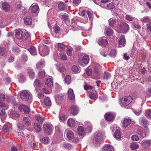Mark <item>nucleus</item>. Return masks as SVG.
Returning a JSON list of instances; mask_svg holds the SVG:
<instances>
[{"instance_id":"obj_1","label":"nucleus","mask_w":151,"mask_h":151,"mask_svg":"<svg viewBox=\"0 0 151 151\" xmlns=\"http://www.w3.org/2000/svg\"><path fill=\"white\" fill-rule=\"evenodd\" d=\"M20 96L22 100L24 101H27L29 99L30 102L32 101V94L27 91H24L21 92L20 93Z\"/></svg>"},{"instance_id":"obj_2","label":"nucleus","mask_w":151,"mask_h":151,"mask_svg":"<svg viewBox=\"0 0 151 151\" xmlns=\"http://www.w3.org/2000/svg\"><path fill=\"white\" fill-rule=\"evenodd\" d=\"M40 55L42 56H45L49 53V49L48 47L43 44H40L38 48Z\"/></svg>"},{"instance_id":"obj_3","label":"nucleus","mask_w":151,"mask_h":151,"mask_svg":"<svg viewBox=\"0 0 151 151\" xmlns=\"http://www.w3.org/2000/svg\"><path fill=\"white\" fill-rule=\"evenodd\" d=\"M132 97L126 96L124 97L120 100V103L122 106H126L129 105L132 101Z\"/></svg>"},{"instance_id":"obj_4","label":"nucleus","mask_w":151,"mask_h":151,"mask_svg":"<svg viewBox=\"0 0 151 151\" xmlns=\"http://www.w3.org/2000/svg\"><path fill=\"white\" fill-rule=\"evenodd\" d=\"M118 28L120 32L123 33H126L129 30V27L128 25L125 22H121Z\"/></svg>"},{"instance_id":"obj_5","label":"nucleus","mask_w":151,"mask_h":151,"mask_svg":"<svg viewBox=\"0 0 151 151\" xmlns=\"http://www.w3.org/2000/svg\"><path fill=\"white\" fill-rule=\"evenodd\" d=\"M96 136L93 139V143L95 146L101 143L102 142V135L99 132L96 133Z\"/></svg>"},{"instance_id":"obj_6","label":"nucleus","mask_w":151,"mask_h":151,"mask_svg":"<svg viewBox=\"0 0 151 151\" xmlns=\"http://www.w3.org/2000/svg\"><path fill=\"white\" fill-rule=\"evenodd\" d=\"M89 57L87 55L79 58L78 59V62L81 65H83V64H87L89 61Z\"/></svg>"},{"instance_id":"obj_7","label":"nucleus","mask_w":151,"mask_h":151,"mask_svg":"<svg viewBox=\"0 0 151 151\" xmlns=\"http://www.w3.org/2000/svg\"><path fill=\"white\" fill-rule=\"evenodd\" d=\"M52 127V126L51 124H44L43 125V130L46 134L49 135L51 133Z\"/></svg>"},{"instance_id":"obj_8","label":"nucleus","mask_w":151,"mask_h":151,"mask_svg":"<svg viewBox=\"0 0 151 151\" xmlns=\"http://www.w3.org/2000/svg\"><path fill=\"white\" fill-rule=\"evenodd\" d=\"M20 111L25 113L28 114L30 112V109L27 106L23 105H20L18 107Z\"/></svg>"},{"instance_id":"obj_9","label":"nucleus","mask_w":151,"mask_h":151,"mask_svg":"<svg viewBox=\"0 0 151 151\" xmlns=\"http://www.w3.org/2000/svg\"><path fill=\"white\" fill-rule=\"evenodd\" d=\"M24 33L21 30L17 29L15 30V37L18 39H22L23 38V35H24Z\"/></svg>"},{"instance_id":"obj_10","label":"nucleus","mask_w":151,"mask_h":151,"mask_svg":"<svg viewBox=\"0 0 151 151\" xmlns=\"http://www.w3.org/2000/svg\"><path fill=\"white\" fill-rule=\"evenodd\" d=\"M119 46L122 47L125 46L126 44L125 39L124 35L121 36L119 39Z\"/></svg>"},{"instance_id":"obj_11","label":"nucleus","mask_w":151,"mask_h":151,"mask_svg":"<svg viewBox=\"0 0 151 151\" xmlns=\"http://www.w3.org/2000/svg\"><path fill=\"white\" fill-rule=\"evenodd\" d=\"M69 111L70 114L73 115H75L78 113V108L76 106L72 105Z\"/></svg>"},{"instance_id":"obj_12","label":"nucleus","mask_w":151,"mask_h":151,"mask_svg":"<svg viewBox=\"0 0 151 151\" xmlns=\"http://www.w3.org/2000/svg\"><path fill=\"white\" fill-rule=\"evenodd\" d=\"M65 134H66L67 137L69 140L72 139L74 137V133L71 130L66 129L65 132Z\"/></svg>"},{"instance_id":"obj_13","label":"nucleus","mask_w":151,"mask_h":151,"mask_svg":"<svg viewBox=\"0 0 151 151\" xmlns=\"http://www.w3.org/2000/svg\"><path fill=\"white\" fill-rule=\"evenodd\" d=\"M140 123L144 127L146 128L149 125L147 120L144 117H141L139 118Z\"/></svg>"},{"instance_id":"obj_14","label":"nucleus","mask_w":151,"mask_h":151,"mask_svg":"<svg viewBox=\"0 0 151 151\" xmlns=\"http://www.w3.org/2000/svg\"><path fill=\"white\" fill-rule=\"evenodd\" d=\"M105 119L109 122H111L114 118L113 114L110 113H107L104 116Z\"/></svg>"},{"instance_id":"obj_15","label":"nucleus","mask_w":151,"mask_h":151,"mask_svg":"<svg viewBox=\"0 0 151 151\" xmlns=\"http://www.w3.org/2000/svg\"><path fill=\"white\" fill-rule=\"evenodd\" d=\"M68 96L70 100H73L75 99V96L73 89H69L68 91Z\"/></svg>"},{"instance_id":"obj_16","label":"nucleus","mask_w":151,"mask_h":151,"mask_svg":"<svg viewBox=\"0 0 151 151\" xmlns=\"http://www.w3.org/2000/svg\"><path fill=\"white\" fill-rule=\"evenodd\" d=\"M101 69V66L97 63H96L94 65L93 73L96 74L99 73Z\"/></svg>"},{"instance_id":"obj_17","label":"nucleus","mask_w":151,"mask_h":151,"mask_svg":"<svg viewBox=\"0 0 151 151\" xmlns=\"http://www.w3.org/2000/svg\"><path fill=\"white\" fill-rule=\"evenodd\" d=\"M142 145L145 148H147L150 146L151 145V140H147L142 142Z\"/></svg>"},{"instance_id":"obj_18","label":"nucleus","mask_w":151,"mask_h":151,"mask_svg":"<svg viewBox=\"0 0 151 151\" xmlns=\"http://www.w3.org/2000/svg\"><path fill=\"white\" fill-rule=\"evenodd\" d=\"M102 151H114L113 147L109 145H105L104 146L102 149Z\"/></svg>"},{"instance_id":"obj_19","label":"nucleus","mask_w":151,"mask_h":151,"mask_svg":"<svg viewBox=\"0 0 151 151\" xmlns=\"http://www.w3.org/2000/svg\"><path fill=\"white\" fill-rule=\"evenodd\" d=\"M23 121L24 124L27 126H30L31 124V122L27 117H24L23 118Z\"/></svg>"},{"instance_id":"obj_20","label":"nucleus","mask_w":151,"mask_h":151,"mask_svg":"<svg viewBox=\"0 0 151 151\" xmlns=\"http://www.w3.org/2000/svg\"><path fill=\"white\" fill-rule=\"evenodd\" d=\"M98 43L101 46H106L107 45L108 42L106 39L100 38L98 40Z\"/></svg>"},{"instance_id":"obj_21","label":"nucleus","mask_w":151,"mask_h":151,"mask_svg":"<svg viewBox=\"0 0 151 151\" xmlns=\"http://www.w3.org/2000/svg\"><path fill=\"white\" fill-rule=\"evenodd\" d=\"M55 48L58 50L62 51L65 49V45L62 43H58L55 46Z\"/></svg>"},{"instance_id":"obj_22","label":"nucleus","mask_w":151,"mask_h":151,"mask_svg":"<svg viewBox=\"0 0 151 151\" xmlns=\"http://www.w3.org/2000/svg\"><path fill=\"white\" fill-rule=\"evenodd\" d=\"M84 124L86 126H87L86 129L88 131V133L90 132L92 130V125L91 123L89 121L85 122Z\"/></svg>"},{"instance_id":"obj_23","label":"nucleus","mask_w":151,"mask_h":151,"mask_svg":"<svg viewBox=\"0 0 151 151\" xmlns=\"http://www.w3.org/2000/svg\"><path fill=\"white\" fill-rule=\"evenodd\" d=\"M89 97L92 99L95 100L97 98L98 95L96 92L95 90H93L89 94Z\"/></svg>"},{"instance_id":"obj_24","label":"nucleus","mask_w":151,"mask_h":151,"mask_svg":"<svg viewBox=\"0 0 151 151\" xmlns=\"http://www.w3.org/2000/svg\"><path fill=\"white\" fill-rule=\"evenodd\" d=\"M67 122L69 126L71 127H74L75 124V121L72 118L69 119L68 120Z\"/></svg>"},{"instance_id":"obj_25","label":"nucleus","mask_w":151,"mask_h":151,"mask_svg":"<svg viewBox=\"0 0 151 151\" xmlns=\"http://www.w3.org/2000/svg\"><path fill=\"white\" fill-rule=\"evenodd\" d=\"M131 122V120L129 119H125L123 122V126L124 127L126 128L129 125Z\"/></svg>"},{"instance_id":"obj_26","label":"nucleus","mask_w":151,"mask_h":151,"mask_svg":"<svg viewBox=\"0 0 151 151\" xmlns=\"http://www.w3.org/2000/svg\"><path fill=\"white\" fill-rule=\"evenodd\" d=\"M2 7L3 9L6 12H8L10 10L9 5L6 2L3 3L2 4Z\"/></svg>"},{"instance_id":"obj_27","label":"nucleus","mask_w":151,"mask_h":151,"mask_svg":"<svg viewBox=\"0 0 151 151\" xmlns=\"http://www.w3.org/2000/svg\"><path fill=\"white\" fill-rule=\"evenodd\" d=\"M9 115L13 119L18 117L20 116V115L18 113L13 110H12L10 112Z\"/></svg>"},{"instance_id":"obj_28","label":"nucleus","mask_w":151,"mask_h":151,"mask_svg":"<svg viewBox=\"0 0 151 151\" xmlns=\"http://www.w3.org/2000/svg\"><path fill=\"white\" fill-rule=\"evenodd\" d=\"M31 7L32 11L33 12L36 13L39 12V7L38 5H33V4L31 5Z\"/></svg>"},{"instance_id":"obj_29","label":"nucleus","mask_w":151,"mask_h":151,"mask_svg":"<svg viewBox=\"0 0 151 151\" xmlns=\"http://www.w3.org/2000/svg\"><path fill=\"white\" fill-rule=\"evenodd\" d=\"M141 21L143 22L148 23L149 24L151 23V19L148 16H145L141 19Z\"/></svg>"},{"instance_id":"obj_30","label":"nucleus","mask_w":151,"mask_h":151,"mask_svg":"<svg viewBox=\"0 0 151 151\" xmlns=\"http://www.w3.org/2000/svg\"><path fill=\"white\" fill-rule=\"evenodd\" d=\"M28 50L30 52L31 55H37V53L36 51V48L33 46H31L28 49Z\"/></svg>"},{"instance_id":"obj_31","label":"nucleus","mask_w":151,"mask_h":151,"mask_svg":"<svg viewBox=\"0 0 151 151\" xmlns=\"http://www.w3.org/2000/svg\"><path fill=\"white\" fill-rule=\"evenodd\" d=\"M78 133L80 136L83 135L85 132L83 127L82 126H79L78 128Z\"/></svg>"},{"instance_id":"obj_32","label":"nucleus","mask_w":151,"mask_h":151,"mask_svg":"<svg viewBox=\"0 0 151 151\" xmlns=\"http://www.w3.org/2000/svg\"><path fill=\"white\" fill-rule=\"evenodd\" d=\"M109 24L111 27H113L116 23V19L113 18H110L108 21Z\"/></svg>"},{"instance_id":"obj_33","label":"nucleus","mask_w":151,"mask_h":151,"mask_svg":"<svg viewBox=\"0 0 151 151\" xmlns=\"http://www.w3.org/2000/svg\"><path fill=\"white\" fill-rule=\"evenodd\" d=\"M45 83L49 87H52L53 85V81L50 78H48L47 79Z\"/></svg>"},{"instance_id":"obj_34","label":"nucleus","mask_w":151,"mask_h":151,"mask_svg":"<svg viewBox=\"0 0 151 151\" xmlns=\"http://www.w3.org/2000/svg\"><path fill=\"white\" fill-rule=\"evenodd\" d=\"M28 73L30 78L31 79H33L35 77V74L33 70L30 68H28Z\"/></svg>"},{"instance_id":"obj_35","label":"nucleus","mask_w":151,"mask_h":151,"mask_svg":"<svg viewBox=\"0 0 151 151\" xmlns=\"http://www.w3.org/2000/svg\"><path fill=\"white\" fill-rule=\"evenodd\" d=\"M72 71L75 73H79L81 71V68L76 65L73 66L71 68Z\"/></svg>"},{"instance_id":"obj_36","label":"nucleus","mask_w":151,"mask_h":151,"mask_svg":"<svg viewBox=\"0 0 151 151\" xmlns=\"http://www.w3.org/2000/svg\"><path fill=\"white\" fill-rule=\"evenodd\" d=\"M56 66L57 69L61 73L64 71L66 70V68L62 66L60 64L57 65Z\"/></svg>"},{"instance_id":"obj_37","label":"nucleus","mask_w":151,"mask_h":151,"mask_svg":"<svg viewBox=\"0 0 151 151\" xmlns=\"http://www.w3.org/2000/svg\"><path fill=\"white\" fill-rule=\"evenodd\" d=\"M44 102L45 104L48 106H50L51 105V102L49 98L46 97L44 99Z\"/></svg>"},{"instance_id":"obj_38","label":"nucleus","mask_w":151,"mask_h":151,"mask_svg":"<svg viewBox=\"0 0 151 151\" xmlns=\"http://www.w3.org/2000/svg\"><path fill=\"white\" fill-rule=\"evenodd\" d=\"M24 35H23V38L22 39L27 41H29L31 40V37L30 35L27 32H26L24 33Z\"/></svg>"},{"instance_id":"obj_39","label":"nucleus","mask_w":151,"mask_h":151,"mask_svg":"<svg viewBox=\"0 0 151 151\" xmlns=\"http://www.w3.org/2000/svg\"><path fill=\"white\" fill-rule=\"evenodd\" d=\"M145 116L148 119H151V109H149L145 111Z\"/></svg>"},{"instance_id":"obj_40","label":"nucleus","mask_w":151,"mask_h":151,"mask_svg":"<svg viewBox=\"0 0 151 151\" xmlns=\"http://www.w3.org/2000/svg\"><path fill=\"white\" fill-rule=\"evenodd\" d=\"M35 118L39 123L41 124L43 123L44 119L40 116V114H36L35 115Z\"/></svg>"},{"instance_id":"obj_41","label":"nucleus","mask_w":151,"mask_h":151,"mask_svg":"<svg viewBox=\"0 0 151 151\" xmlns=\"http://www.w3.org/2000/svg\"><path fill=\"white\" fill-rule=\"evenodd\" d=\"M18 78L19 82L21 83H23L25 80V76L21 74H20L18 75Z\"/></svg>"},{"instance_id":"obj_42","label":"nucleus","mask_w":151,"mask_h":151,"mask_svg":"<svg viewBox=\"0 0 151 151\" xmlns=\"http://www.w3.org/2000/svg\"><path fill=\"white\" fill-rule=\"evenodd\" d=\"M114 137L116 139H119L120 138V132L119 130L118 129L116 130L114 133Z\"/></svg>"},{"instance_id":"obj_43","label":"nucleus","mask_w":151,"mask_h":151,"mask_svg":"<svg viewBox=\"0 0 151 151\" xmlns=\"http://www.w3.org/2000/svg\"><path fill=\"white\" fill-rule=\"evenodd\" d=\"M24 23L30 25L32 22V19L31 18H25L24 19Z\"/></svg>"},{"instance_id":"obj_44","label":"nucleus","mask_w":151,"mask_h":151,"mask_svg":"<svg viewBox=\"0 0 151 151\" xmlns=\"http://www.w3.org/2000/svg\"><path fill=\"white\" fill-rule=\"evenodd\" d=\"M36 132H39L41 130V126L40 125L37 123L34 124Z\"/></svg>"},{"instance_id":"obj_45","label":"nucleus","mask_w":151,"mask_h":151,"mask_svg":"<svg viewBox=\"0 0 151 151\" xmlns=\"http://www.w3.org/2000/svg\"><path fill=\"white\" fill-rule=\"evenodd\" d=\"M139 147V145L135 142L132 143L130 145L131 148L133 150H135L138 148Z\"/></svg>"},{"instance_id":"obj_46","label":"nucleus","mask_w":151,"mask_h":151,"mask_svg":"<svg viewBox=\"0 0 151 151\" xmlns=\"http://www.w3.org/2000/svg\"><path fill=\"white\" fill-rule=\"evenodd\" d=\"M115 3L112 2L108 4H107V6L108 7V9H114L115 7Z\"/></svg>"},{"instance_id":"obj_47","label":"nucleus","mask_w":151,"mask_h":151,"mask_svg":"<svg viewBox=\"0 0 151 151\" xmlns=\"http://www.w3.org/2000/svg\"><path fill=\"white\" fill-rule=\"evenodd\" d=\"M36 91L37 92V95L40 98H42L44 97V94L40 89H36Z\"/></svg>"},{"instance_id":"obj_48","label":"nucleus","mask_w":151,"mask_h":151,"mask_svg":"<svg viewBox=\"0 0 151 151\" xmlns=\"http://www.w3.org/2000/svg\"><path fill=\"white\" fill-rule=\"evenodd\" d=\"M45 65V62H44L41 61L38 62L36 64V67L37 68L40 69L42 68Z\"/></svg>"},{"instance_id":"obj_49","label":"nucleus","mask_w":151,"mask_h":151,"mask_svg":"<svg viewBox=\"0 0 151 151\" xmlns=\"http://www.w3.org/2000/svg\"><path fill=\"white\" fill-rule=\"evenodd\" d=\"M106 32L107 35L108 36H111L112 35L113 33V30L111 29L107 28L105 30Z\"/></svg>"},{"instance_id":"obj_50","label":"nucleus","mask_w":151,"mask_h":151,"mask_svg":"<svg viewBox=\"0 0 151 151\" xmlns=\"http://www.w3.org/2000/svg\"><path fill=\"white\" fill-rule=\"evenodd\" d=\"M11 127L7 124H4L3 127V130L4 132H7L9 130Z\"/></svg>"},{"instance_id":"obj_51","label":"nucleus","mask_w":151,"mask_h":151,"mask_svg":"<svg viewBox=\"0 0 151 151\" xmlns=\"http://www.w3.org/2000/svg\"><path fill=\"white\" fill-rule=\"evenodd\" d=\"M65 4L64 3L61 2L59 4L58 7L60 10H63L65 9Z\"/></svg>"},{"instance_id":"obj_52","label":"nucleus","mask_w":151,"mask_h":151,"mask_svg":"<svg viewBox=\"0 0 151 151\" xmlns=\"http://www.w3.org/2000/svg\"><path fill=\"white\" fill-rule=\"evenodd\" d=\"M71 78L69 75H67L65 78V83L67 84H69L71 81Z\"/></svg>"},{"instance_id":"obj_53","label":"nucleus","mask_w":151,"mask_h":151,"mask_svg":"<svg viewBox=\"0 0 151 151\" xmlns=\"http://www.w3.org/2000/svg\"><path fill=\"white\" fill-rule=\"evenodd\" d=\"M63 147L68 149H70L71 148L72 146L71 145L68 143L63 142Z\"/></svg>"},{"instance_id":"obj_54","label":"nucleus","mask_w":151,"mask_h":151,"mask_svg":"<svg viewBox=\"0 0 151 151\" xmlns=\"http://www.w3.org/2000/svg\"><path fill=\"white\" fill-rule=\"evenodd\" d=\"M34 85H36L38 87H40L42 86V83L40 81L36 79L34 83Z\"/></svg>"},{"instance_id":"obj_55","label":"nucleus","mask_w":151,"mask_h":151,"mask_svg":"<svg viewBox=\"0 0 151 151\" xmlns=\"http://www.w3.org/2000/svg\"><path fill=\"white\" fill-rule=\"evenodd\" d=\"M116 54V50L115 49H112L110 53V56L112 57H114Z\"/></svg>"},{"instance_id":"obj_56","label":"nucleus","mask_w":151,"mask_h":151,"mask_svg":"<svg viewBox=\"0 0 151 151\" xmlns=\"http://www.w3.org/2000/svg\"><path fill=\"white\" fill-rule=\"evenodd\" d=\"M25 124L22 123H18L17 124L18 127L21 129H24L25 127Z\"/></svg>"},{"instance_id":"obj_57","label":"nucleus","mask_w":151,"mask_h":151,"mask_svg":"<svg viewBox=\"0 0 151 151\" xmlns=\"http://www.w3.org/2000/svg\"><path fill=\"white\" fill-rule=\"evenodd\" d=\"M111 75L108 72H105L104 73L103 76V78L105 79H107L111 77Z\"/></svg>"},{"instance_id":"obj_58","label":"nucleus","mask_w":151,"mask_h":151,"mask_svg":"<svg viewBox=\"0 0 151 151\" xmlns=\"http://www.w3.org/2000/svg\"><path fill=\"white\" fill-rule=\"evenodd\" d=\"M39 77L41 78H43L45 76V71H41L39 73Z\"/></svg>"},{"instance_id":"obj_59","label":"nucleus","mask_w":151,"mask_h":151,"mask_svg":"<svg viewBox=\"0 0 151 151\" xmlns=\"http://www.w3.org/2000/svg\"><path fill=\"white\" fill-rule=\"evenodd\" d=\"M86 73L89 76H91L92 75V70L89 68H87L86 69Z\"/></svg>"},{"instance_id":"obj_60","label":"nucleus","mask_w":151,"mask_h":151,"mask_svg":"<svg viewBox=\"0 0 151 151\" xmlns=\"http://www.w3.org/2000/svg\"><path fill=\"white\" fill-rule=\"evenodd\" d=\"M125 19L128 21H132L134 20V18L130 15H127L126 16Z\"/></svg>"},{"instance_id":"obj_61","label":"nucleus","mask_w":151,"mask_h":151,"mask_svg":"<svg viewBox=\"0 0 151 151\" xmlns=\"http://www.w3.org/2000/svg\"><path fill=\"white\" fill-rule=\"evenodd\" d=\"M5 53L4 48L2 47H0V55L3 56Z\"/></svg>"},{"instance_id":"obj_62","label":"nucleus","mask_w":151,"mask_h":151,"mask_svg":"<svg viewBox=\"0 0 151 151\" xmlns=\"http://www.w3.org/2000/svg\"><path fill=\"white\" fill-rule=\"evenodd\" d=\"M136 132L137 134H139L143 137H144L146 136V135L144 134L141 131L139 130H138Z\"/></svg>"},{"instance_id":"obj_63","label":"nucleus","mask_w":151,"mask_h":151,"mask_svg":"<svg viewBox=\"0 0 151 151\" xmlns=\"http://www.w3.org/2000/svg\"><path fill=\"white\" fill-rule=\"evenodd\" d=\"M150 24H147L146 25L147 26L146 31L149 34L151 33V26H150Z\"/></svg>"},{"instance_id":"obj_64","label":"nucleus","mask_w":151,"mask_h":151,"mask_svg":"<svg viewBox=\"0 0 151 151\" xmlns=\"http://www.w3.org/2000/svg\"><path fill=\"white\" fill-rule=\"evenodd\" d=\"M11 151H18L20 150V148L18 147L13 146L11 147Z\"/></svg>"}]
</instances>
